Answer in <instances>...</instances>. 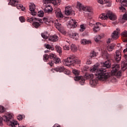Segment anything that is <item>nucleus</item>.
<instances>
[{
	"instance_id": "50",
	"label": "nucleus",
	"mask_w": 127,
	"mask_h": 127,
	"mask_svg": "<svg viewBox=\"0 0 127 127\" xmlns=\"http://www.w3.org/2000/svg\"><path fill=\"white\" fill-rule=\"evenodd\" d=\"M85 28H86L85 27V26H84V25H81L80 31L83 32L84 31V30H85Z\"/></svg>"
},
{
	"instance_id": "64",
	"label": "nucleus",
	"mask_w": 127,
	"mask_h": 127,
	"mask_svg": "<svg viewBox=\"0 0 127 127\" xmlns=\"http://www.w3.org/2000/svg\"><path fill=\"white\" fill-rule=\"evenodd\" d=\"M42 20H41V19H40V20H39V21L40 22H41V21H42Z\"/></svg>"
},
{
	"instance_id": "7",
	"label": "nucleus",
	"mask_w": 127,
	"mask_h": 127,
	"mask_svg": "<svg viewBox=\"0 0 127 127\" xmlns=\"http://www.w3.org/2000/svg\"><path fill=\"white\" fill-rule=\"evenodd\" d=\"M59 0H43L44 5H48V3H53L55 5H58L59 3Z\"/></svg>"
},
{
	"instance_id": "20",
	"label": "nucleus",
	"mask_w": 127,
	"mask_h": 127,
	"mask_svg": "<svg viewBox=\"0 0 127 127\" xmlns=\"http://www.w3.org/2000/svg\"><path fill=\"white\" fill-rule=\"evenodd\" d=\"M102 57H103V58H106L107 59H109V58H110V55L109 54H108V52H107V51H102Z\"/></svg>"
},
{
	"instance_id": "46",
	"label": "nucleus",
	"mask_w": 127,
	"mask_h": 127,
	"mask_svg": "<svg viewBox=\"0 0 127 127\" xmlns=\"http://www.w3.org/2000/svg\"><path fill=\"white\" fill-rule=\"evenodd\" d=\"M48 58H49V56L46 54L44 55V60L45 62H47L48 60Z\"/></svg>"
},
{
	"instance_id": "8",
	"label": "nucleus",
	"mask_w": 127,
	"mask_h": 127,
	"mask_svg": "<svg viewBox=\"0 0 127 127\" xmlns=\"http://www.w3.org/2000/svg\"><path fill=\"white\" fill-rule=\"evenodd\" d=\"M55 14H56V16L58 17V18H63L64 16H63V14L61 12V10L59 8H55L54 9Z\"/></svg>"
},
{
	"instance_id": "43",
	"label": "nucleus",
	"mask_w": 127,
	"mask_h": 127,
	"mask_svg": "<svg viewBox=\"0 0 127 127\" xmlns=\"http://www.w3.org/2000/svg\"><path fill=\"white\" fill-rule=\"evenodd\" d=\"M27 21L28 22H34V19H33V18L27 17Z\"/></svg>"
},
{
	"instance_id": "5",
	"label": "nucleus",
	"mask_w": 127,
	"mask_h": 127,
	"mask_svg": "<svg viewBox=\"0 0 127 127\" xmlns=\"http://www.w3.org/2000/svg\"><path fill=\"white\" fill-rule=\"evenodd\" d=\"M77 6L79 10H83V11H88V12L93 13V9L90 6H84L83 4L78 2L77 3Z\"/></svg>"
},
{
	"instance_id": "48",
	"label": "nucleus",
	"mask_w": 127,
	"mask_h": 127,
	"mask_svg": "<svg viewBox=\"0 0 127 127\" xmlns=\"http://www.w3.org/2000/svg\"><path fill=\"white\" fill-rule=\"evenodd\" d=\"M5 110V109L3 107L0 106V113H4Z\"/></svg>"
},
{
	"instance_id": "25",
	"label": "nucleus",
	"mask_w": 127,
	"mask_h": 127,
	"mask_svg": "<svg viewBox=\"0 0 127 127\" xmlns=\"http://www.w3.org/2000/svg\"><path fill=\"white\" fill-rule=\"evenodd\" d=\"M93 77H94V75L89 73H86L84 75V78H86V79H92Z\"/></svg>"
},
{
	"instance_id": "18",
	"label": "nucleus",
	"mask_w": 127,
	"mask_h": 127,
	"mask_svg": "<svg viewBox=\"0 0 127 127\" xmlns=\"http://www.w3.org/2000/svg\"><path fill=\"white\" fill-rule=\"evenodd\" d=\"M101 24L99 22L96 23L95 24H94V26L93 28V31L94 32H98L99 30H100V26H99V25Z\"/></svg>"
},
{
	"instance_id": "51",
	"label": "nucleus",
	"mask_w": 127,
	"mask_h": 127,
	"mask_svg": "<svg viewBox=\"0 0 127 127\" xmlns=\"http://www.w3.org/2000/svg\"><path fill=\"white\" fill-rule=\"evenodd\" d=\"M19 18L21 22H24V21H25V19H24V17H23V16H21Z\"/></svg>"
},
{
	"instance_id": "24",
	"label": "nucleus",
	"mask_w": 127,
	"mask_h": 127,
	"mask_svg": "<svg viewBox=\"0 0 127 127\" xmlns=\"http://www.w3.org/2000/svg\"><path fill=\"white\" fill-rule=\"evenodd\" d=\"M81 44H83V45H85V44H90L91 43V41L90 40H86V39H82L81 41Z\"/></svg>"
},
{
	"instance_id": "38",
	"label": "nucleus",
	"mask_w": 127,
	"mask_h": 127,
	"mask_svg": "<svg viewBox=\"0 0 127 127\" xmlns=\"http://www.w3.org/2000/svg\"><path fill=\"white\" fill-rule=\"evenodd\" d=\"M58 71V72H63V71H65V68H64V67L63 66H60V67H58L57 68V70Z\"/></svg>"
},
{
	"instance_id": "27",
	"label": "nucleus",
	"mask_w": 127,
	"mask_h": 127,
	"mask_svg": "<svg viewBox=\"0 0 127 127\" xmlns=\"http://www.w3.org/2000/svg\"><path fill=\"white\" fill-rule=\"evenodd\" d=\"M114 46H116V44H112L111 45H110L108 46H107V50H108V51L111 52L112 50H114Z\"/></svg>"
},
{
	"instance_id": "34",
	"label": "nucleus",
	"mask_w": 127,
	"mask_h": 127,
	"mask_svg": "<svg viewBox=\"0 0 127 127\" xmlns=\"http://www.w3.org/2000/svg\"><path fill=\"white\" fill-rule=\"evenodd\" d=\"M33 25L35 28H38L40 26V23L38 22H33Z\"/></svg>"
},
{
	"instance_id": "3",
	"label": "nucleus",
	"mask_w": 127,
	"mask_h": 127,
	"mask_svg": "<svg viewBox=\"0 0 127 127\" xmlns=\"http://www.w3.org/2000/svg\"><path fill=\"white\" fill-rule=\"evenodd\" d=\"M63 64H80L81 60L75 58L74 55H71L67 59H64L63 60Z\"/></svg>"
},
{
	"instance_id": "55",
	"label": "nucleus",
	"mask_w": 127,
	"mask_h": 127,
	"mask_svg": "<svg viewBox=\"0 0 127 127\" xmlns=\"http://www.w3.org/2000/svg\"><path fill=\"white\" fill-rule=\"evenodd\" d=\"M2 120H3V118H2L0 116V126H2Z\"/></svg>"
},
{
	"instance_id": "44",
	"label": "nucleus",
	"mask_w": 127,
	"mask_h": 127,
	"mask_svg": "<svg viewBox=\"0 0 127 127\" xmlns=\"http://www.w3.org/2000/svg\"><path fill=\"white\" fill-rule=\"evenodd\" d=\"M121 35L123 36V37H127V31H123Z\"/></svg>"
},
{
	"instance_id": "52",
	"label": "nucleus",
	"mask_w": 127,
	"mask_h": 127,
	"mask_svg": "<svg viewBox=\"0 0 127 127\" xmlns=\"http://www.w3.org/2000/svg\"><path fill=\"white\" fill-rule=\"evenodd\" d=\"M72 36L73 37H76V38H79V34H78V33H74L72 34Z\"/></svg>"
},
{
	"instance_id": "47",
	"label": "nucleus",
	"mask_w": 127,
	"mask_h": 127,
	"mask_svg": "<svg viewBox=\"0 0 127 127\" xmlns=\"http://www.w3.org/2000/svg\"><path fill=\"white\" fill-rule=\"evenodd\" d=\"M49 56L50 59H54V58H55V57H56V56H55V55H54V54L53 53L50 54Z\"/></svg>"
},
{
	"instance_id": "60",
	"label": "nucleus",
	"mask_w": 127,
	"mask_h": 127,
	"mask_svg": "<svg viewBox=\"0 0 127 127\" xmlns=\"http://www.w3.org/2000/svg\"><path fill=\"white\" fill-rule=\"evenodd\" d=\"M47 20V18L44 19V21H45V23H47V22H46Z\"/></svg>"
},
{
	"instance_id": "32",
	"label": "nucleus",
	"mask_w": 127,
	"mask_h": 127,
	"mask_svg": "<svg viewBox=\"0 0 127 127\" xmlns=\"http://www.w3.org/2000/svg\"><path fill=\"white\" fill-rule=\"evenodd\" d=\"M72 73L74 74V75H76V77H78V76L80 75V71L77 69L72 70Z\"/></svg>"
},
{
	"instance_id": "61",
	"label": "nucleus",
	"mask_w": 127,
	"mask_h": 127,
	"mask_svg": "<svg viewBox=\"0 0 127 127\" xmlns=\"http://www.w3.org/2000/svg\"><path fill=\"white\" fill-rule=\"evenodd\" d=\"M17 127H24V126H23L22 125L19 126V124H18V126H17Z\"/></svg>"
},
{
	"instance_id": "37",
	"label": "nucleus",
	"mask_w": 127,
	"mask_h": 127,
	"mask_svg": "<svg viewBox=\"0 0 127 127\" xmlns=\"http://www.w3.org/2000/svg\"><path fill=\"white\" fill-rule=\"evenodd\" d=\"M121 3L124 6H127V0H120Z\"/></svg>"
},
{
	"instance_id": "1",
	"label": "nucleus",
	"mask_w": 127,
	"mask_h": 127,
	"mask_svg": "<svg viewBox=\"0 0 127 127\" xmlns=\"http://www.w3.org/2000/svg\"><path fill=\"white\" fill-rule=\"evenodd\" d=\"M112 66L111 64H104L103 65V68H100L97 70L96 75L100 81H109V82H114L115 78L112 79L110 77V74L107 72L106 69L110 68Z\"/></svg>"
},
{
	"instance_id": "58",
	"label": "nucleus",
	"mask_w": 127,
	"mask_h": 127,
	"mask_svg": "<svg viewBox=\"0 0 127 127\" xmlns=\"http://www.w3.org/2000/svg\"><path fill=\"white\" fill-rule=\"evenodd\" d=\"M86 64H92V62H91L90 60H87Z\"/></svg>"
},
{
	"instance_id": "23",
	"label": "nucleus",
	"mask_w": 127,
	"mask_h": 127,
	"mask_svg": "<svg viewBox=\"0 0 127 127\" xmlns=\"http://www.w3.org/2000/svg\"><path fill=\"white\" fill-rule=\"evenodd\" d=\"M70 49L72 52H76L77 50V47L74 44H72L70 46Z\"/></svg>"
},
{
	"instance_id": "59",
	"label": "nucleus",
	"mask_w": 127,
	"mask_h": 127,
	"mask_svg": "<svg viewBox=\"0 0 127 127\" xmlns=\"http://www.w3.org/2000/svg\"><path fill=\"white\" fill-rule=\"evenodd\" d=\"M107 42L108 44L109 43H111V39H108Z\"/></svg>"
},
{
	"instance_id": "19",
	"label": "nucleus",
	"mask_w": 127,
	"mask_h": 127,
	"mask_svg": "<svg viewBox=\"0 0 127 127\" xmlns=\"http://www.w3.org/2000/svg\"><path fill=\"white\" fill-rule=\"evenodd\" d=\"M49 40L51 41L56 42L58 40V36L56 35L51 36L50 37Z\"/></svg>"
},
{
	"instance_id": "42",
	"label": "nucleus",
	"mask_w": 127,
	"mask_h": 127,
	"mask_svg": "<svg viewBox=\"0 0 127 127\" xmlns=\"http://www.w3.org/2000/svg\"><path fill=\"white\" fill-rule=\"evenodd\" d=\"M113 62V60H108L104 63H102L101 64H112V63Z\"/></svg>"
},
{
	"instance_id": "13",
	"label": "nucleus",
	"mask_w": 127,
	"mask_h": 127,
	"mask_svg": "<svg viewBox=\"0 0 127 127\" xmlns=\"http://www.w3.org/2000/svg\"><path fill=\"white\" fill-rule=\"evenodd\" d=\"M68 24L70 25V27H73V28H75L77 27L78 22H77L76 21V20L75 19H71L68 21Z\"/></svg>"
},
{
	"instance_id": "29",
	"label": "nucleus",
	"mask_w": 127,
	"mask_h": 127,
	"mask_svg": "<svg viewBox=\"0 0 127 127\" xmlns=\"http://www.w3.org/2000/svg\"><path fill=\"white\" fill-rule=\"evenodd\" d=\"M44 12H46V13H48V14H50L52 13V12L53 11V9L45 8L44 9Z\"/></svg>"
},
{
	"instance_id": "40",
	"label": "nucleus",
	"mask_w": 127,
	"mask_h": 127,
	"mask_svg": "<svg viewBox=\"0 0 127 127\" xmlns=\"http://www.w3.org/2000/svg\"><path fill=\"white\" fill-rule=\"evenodd\" d=\"M38 15L39 17H43V15H44V12L43 11H39L38 12Z\"/></svg>"
},
{
	"instance_id": "31",
	"label": "nucleus",
	"mask_w": 127,
	"mask_h": 127,
	"mask_svg": "<svg viewBox=\"0 0 127 127\" xmlns=\"http://www.w3.org/2000/svg\"><path fill=\"white\" fill-rule=\"evenodd\" d=\"M97 55H98V53H96L95 51H93L90 53L89 58H94V57H96Z\"/></svg>"
},
{
	"instance_id": "12",
	"label": "nucleus",
	"mask_w": 127,
	"mask_h": 127,
	"mask_svg": "<svg viewBox=\"0 0 127 127\" xmlns=\"http://www.w3.org/2000/svg\"><path fill=\"white\" fill-rule=\"evenodd\" d=\"M74 81H79V83L80 85H84V83H85V78L83 77V76H75L74 78Z\"/></svg>"
},
{
	"instance_id": "62",
	"label": "nucleus",
	"mask_w": 127,
	"mask_h": 127,
	"mask_svg": "<svg viewBox=\"0 0 127 127\" xmlns=\"http://www.w3.org/2000/svg\"><path fill=\"white\" fill-rule=\"evenodd\" d=\"M89 25H90V26H93V25H94V24H93V23H89Z\"/></svg>"
},
{
	"instance_id": "63",
	"label": "nucleus",
	"mask_w": 127,
	"mask_h": 127,
	"mask_svg": "<svg viewBox=\"0 0 127 127\" xmlns=\"http://www.w3.org/2000/svg\"><path fill=\"white\" fill-rule=\"evenodd\" d=\"M70 65H71V64H66V66H67L68 67H69V66H70Z\"/></svg>"
},
{
	"instance_id": "16",
	"label": "nucleus",
	"mask_w": 127,
	"mask_h": 127,
	"mask_svg": "<svg viewBox=\"0 0 127 127\" xmlns=\"http://www.w3.org/2000/svg\"><path fill=\"white\" fill-rule=\"evenodd\" d=\"M51 64H53V63H55V64H60V63H61V60L59 59V58L55 57L53 61H51Z\"/></svg>"
},
{
	"instance_id": "54",
	"label": "nucleus",
	"mask_w": 127,
	"mask_h": 127,
	"mask_svg": "<svg viewBox=\"0 0 127 127\" xmlns=\"http://www.w3.org/2000/svg\"><path fill=\"white\" fill-rule=\"evenodd\" d=\"M64 74H65L66 75H70V70L68 69H65L64 70Z\"/></svg>"
},
{
	"instance_id": "4",
	"label": "nucleus",
	"mask_w": 127,
	"mask_h": 127,
	"mask_svg": "<svg viewBox=\"0 0 127 127\" xmlns=\"http://www.w3.org/2000/svg\"><path fill=\"white\" fill-rule=\"evenodd\" d=\"M119 69L120 64H113L112 65V70L111 71L112 75H113L114 76H117V77H120V76H122V72H121V71H119Z\"/></svg>"
},
{
	"instance_id": "9",
	"label": "nucleus",
	"mask_w": 127,
	"mask_h": 127,
	"mask_svg": "<svg viewBox=\"0 0 127 127\" xmlns=\"http://www.w3.org/2000/svg\"><path fill=\"white\" fill-rule=\"evenodd\" d=\"M107 15L108 16V18H110L111 20H116L117 19V15L113 13L112 11H108Z\"/></svg>"
},
{
	"instance_id": "39",
	"label": "nucleus",
	"mask_w": 127,
	"mask_h": 127,
	"mask_svg": "<svg viewBox=\"0 0 127 127\" xmlns=\"http://www.w3.org/2000/svg\"><path fill=\"white\" fill-rule=\"evenodd\" d=\"M105 3H108L107 4V6H111L112 5V2L110 0H104Z\"/></svg>"
},
{
	"instance_id": "35",
	"label": "nucleus",
	"mask_w": 127,
	"mask_h": 127,
	"mask_svg": "<svg viewBox=\"0 0 127 127\" xmlns=\"http://www.w3.org/2000/svg\"><path fill=\"white\" fill-rule=\"evenodd\" d=\"M45 47L47 48V49H51V50H54V48L52 47L51 45L49 44H45Z\"/></svg>"
},
{
	"instance_id": "30",
	"label": "nucleus",
	"mask_w": 127,
	"mask_h": 127,
	"mask_svg": "<svg viewBox=\"0 0 127 127\" xmlns=\"http://www.w3.org/2000/svg\"><path fill=\"white\" fill-rule=\"evenodd\" d=\"M55 48L56 50V51L58 52L59 54H61L62 53V49L60 47V46L56 45L55 46Z\"/></svg>"
},
{
	"instance_id": "17",
	"label": "nucleus",
	"mask_w": 127,
	"mask_h": 127,
	"mask_svg": "<svg viewBox=\"0 0 127 127\" xmlns=\"http://www.w3.org/2000/svg\"><path fill=\"white\" fill-rule=\"evenodd\" d=\"M55 26L57 28V29L59 30L60 31L62 29V25L58 22V21L57 20L55 22Z\"/></svg>"
},
{
	"instance_id": "28",
	"label": "nucleus",
	"mask_w": 127,
	"mask_h": 127,
	"mask_svg": "<svg viewBox=\"0 0 127 127\" xmlns=\"http://www.w3.org/2000/svg\"><path fill=\"white\" fill-rule=\"evenodd\" d=\"M126 20H127V12L123 15L121 22L124 23V22H126Z\"/></svg>"
},
{
	"instance_id": "6",
	"label": "nucleus",
	"mask_w": 127,
	"mask_h": 127,
	"mask_svg": "<svg viewBox=\"0 0 127 127\" xmlns=\"http://www.w3.org/2000/svg\"><path fill=\"white\" fill-rule=\"evenodd\" d=\"M18 1L17 0H10L8 4L12 5V6H16L18 9H21V10H25V8L23 7V5L21 4H18Z\"/></svg>"
},
{
	"instance_id": "53",
	"label": "nucleus",
	"mask_w": 127,
	"mask_h": 127,
	"mask_svg": "<svg viewBox=\"0 0 127 127\" xmlns=\"http://www.w3.org/2000/svg\"><path fill=\"white\" fill-rule=\"evenodd\" d=\"M64 50H69V48L68 45H65L64 46Z\"/></svg>"
},
{
	"instance_id": "15",
	"label": "nucleus",
	"mask_w": 127,
	"mask_h": 127,
	"mask_svg": "<svg viewBox=\"0 0 127 127\" xmlns=\"http://www.w3.org/2000/svg\"><path fill=\"white\" fill-rule=\"evenodd\" d=\"M73 12V10H72V7L67 6L65 8V14L66 15H70Z\"/></svg>"
},
{
	"instance_id": "14",
	"label": "nucleus",
	"mask_w": 127,
	"mask_h": 127,
	"mask_svg": "<svg viewBox=\"0 0 127 127\" xmlns=\"http://www.w3.org/2000/svg\"><path fill=\"white\" fill-rule=\"evenodd\" d=\"M29 10L30 13L32 15H36V13L35 12V5L33 3L30 4L29 5Z\"/></svg>"
},
{
	"instance_id": "26",
	"label": "nucleus",
	"mask_w": 127,
	"mask_h": 127,
	"mask_svg": "<svg viewBox=\"0 0 127 127\" xmlns=\"http://www.w3.org/2000/svg\"><path fill=\"white\" fill-rule=\"evenodd\" d=\"M41 36L44 39H47L48 38V36H49V34L47 32H44L41 34Z\"/></svg>"
},
{
	"instance_id": "45",
	"label": "nucleus",
	"mask_w": 127,
	"mask_h": 127,
	"mask_svg": "<svg viewBox=\"0 0 127 127\" xmlns=\"http://www.w3.org/2000/svg\"><path fill=\"white\" fill-rule=\"evenodd\" d=\"M45 8H48V9H53L52 6L50 5V4L45 5Z\"/></svg>"
},
{
	"instance_id": "21",
	"label": "nucleus",
	"mask_w": 127,
	"mask_h": 127,
	"mask_svg": "<svg viewBox=\"0 0 127 127\" xmlns=\"http://www.w3.org/2000/svg\"><path fill=\"white\" fill-rule=\"evenodd\" d=\"M99 18L101 19L105 20V19H108V12H107L106 14H102L99 16Z\"/></svg>"
},
{
	"instance_id": "10",
	"label": "nucleus",
	"mask_w": 127,
	"mask_h": 127,
	"mask_svg": "<svg viewBox=\"0 0 127 127\" xmlns=\"http://www.w3.org/2000/svg\"><path fill=\"white\" fill-rule=\"evenodd\" d=\"M116 55L115 56V59L117 63H119L120 61H121V59H122V55L121 54V52L119 51H116L115 52Z\"/></svg>"
},
{
	"instance_id": "2",
	"label": "nucleus",
	"mask_w": 127,
	"mask_h": 127,
	"mask_svg": "<svg viewBox=\"0 0 127 127\" xmlns=\"http://www.w3.org/2000/svg\"><path fill=\"white\" fill-rule=\"evenodd\" d=\"M3 119L4 122L6 123L8 126H11L12 127H18V123L17 121L13 120L12 119V114L8 113L6 115L3 116Z\"/></svg>"
},
{
	"instance_id": "11",
	"label": "nucleus",
	"mask_w": 127,
	"mask_h": 127,
	"mask_svg": "<svg viewBox=\"0 0 127 127\" xmlns=\"http://www.w3.org/2000/svg\"><path fill=\"white\" fill-rule=\"evenodd\" d=\"M119 32H120V29L117 28L116 30L114 31L111 37L112 39H118L119 38Z\"/></svg>"
},
{
	"instance_id": "49",
	"label": "nucleus",
	"mask_w": 127,
	"mask_h": 127,
	"mask_svg": "<svg viewBox=\"0 0 127 127\" xmlns=\"http://www.w3.org/2000/svg\"><path fill=\"white\" fill-rule=\"evenodd\" d=\"M17 120H18V121H21L22 120V119H23V117H22V115H19L17 117Z\"/></svg>"
},
{
	"instance_id": "41",
	"label": "nucleus",
	"mask_w": 127,
	"mask_h": 127,
	"mask_svg": "<svg viewBox=\"0 0 127 127\" xmlns=\"http://www.w3.org/2000/svg\"><path fill=\"white\" fill-rule=\"evenodd\" d=\"M122 70L123 71H125L126 69H127V64H123L121 65Z\"/></svg>"
},
{
	"instance_id": "36",
	"label": "nucleus",
	"mask_w": 127,
	"mask_h": 127,
	"mask_svg": "<svg viewBox=\"0 0 127 127\" xmlns=\"http://www.w3.org/2000/svg\"><path fill=\"white\" fill-rule=\"evenodd\" d=\"M98 69V66L96 65V64H94L93 66V67L90 69V71L93 72H95V71H96Z\"/></svg>"
},
{
	"instance_id": "33",
	"label": "nucleus",
	"mask_w": 127,
	"mask_h": 127,
	"mask_svg": "<svg viewBox=\"0 0 127 127\" xmlns=\"http://www.w3.org/2000/svg\"><path fill=\"white\" fill-rule=\"evenodd\" d=\"M101 39H102V36L100 35H97L94 38L95 42H99V40H101Z\"/></svg>"
},
{
	"instance_id": "56",
	"label": "nucleus",
	"mask_w": 127,
	"mask_h": 127,
	"mask_svg": "<svg viewBox=\"0 0 127 127\" xmlns=\"http://www.w3.org/2000/svg\"><path fill=\"white\" fill-rule=\"evenodd\" d=\"M120 10H122V11H126V8L123 6H121L120 7Z\"/></svg>"
},
{
	"instance_id": "57",
	"label": "nucleus",
	"mask_w": 127,
	"mask_h": 127,
	"mask_svg": "<svg viewBox=\"0 0 127 127\" xmlns=\"http://www.w3.org/2000/svg\"><path fill=\"white\" fill-rule=\"evenodd\" d=\"M98 2L100 3V4H103L104 3V1L103 0H97Z\"/></svg>"
},
{
	"instance_id": "22",
	"label": "nucleus",
	"mask_w": 127,
	"mask_h": 127,
	"mask_svg": "<svg viewBox=\"0 0 127 127\" xmlns=\"http://www.w3.org/2000/svg\"><path fill=\"white\" fill-rule=\"evenodd\" d=\"M90 84L91 86H96V84H98V79H91L90 80Z\"/></svg>"
}]
</instances>
